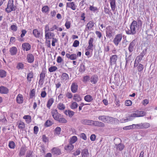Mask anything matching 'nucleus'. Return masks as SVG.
Segmentation results:
<instances>
[{
  "instance_id": "9b49d317",
  "label": "nucleus",
  "mask_w": 157,
  "mask_h": 157,
  "mask_svg": "<svg viewBox=\"0 0 157 157\" xmlns=\"http://www.w3.org/2000/svg\"><path fill=\"white\" fill-rule=\"evenodd\" d=\"M125 55L126 60L125 66H126L131 60L132 54L131 53L129 52V54L128 55L127 52L126 51L125 52Z\"/></svg>"
},
{
  "instance_id": "6e6552de",
  "label": "nucleus",
  "mask_w": 157,
  "mask_h": 157,
  "mask_svg": "<svg viewBox=\"0 0 157 157\" xmlns=\"http://www.w3.org/2000/svg\"><path fill=\"white\" fill-rule=\"evenodd\" d=\"M117 56L116 55H112L110 58V65L112 66L117 65Z\"/></svg>"
},
{
  "instance_id": "5701e85b",
  "label": "nucleus",
  "mask_w": 157,
  "mask_h": 157,
  "mask_svg": "<svg viewBox=\"0 0 157 157\" xmlns=\"http://www.w3.org/2000/svg\"><path fill=\"white\" fill-rule=\"evenodd\" d=\"M74 147V145L69 143L67 145L65 146L64 148L65 150L68 151H70L72 150Z\"/></svg>"
},
{
  "instance_id": "6ab92c4d",
  "label": "nucleus",
  "mask_w": 157,
  "mask_h": 157,
  "mask_svg": "<svg viewBox=\"0 0 157 157\" xmlns=\"http://www.w3.org/2000/svg\"><path fill=\"white\" fill-rule=\"evenodd\" d=\"M94 39L92 37L90 38L88 41L89 45L87 47L88 49L93 50L94 48L93 43Z\"/></svg>"
},
{
  "instance_id": "4c0bfd02",
  "label": "nucleus",
  "mask_w": 157,
  "mask_h": 157,
  "mask_svg": "<svg viewBox=\"0 0 157 157\" xmlns=\"http://www.w3.org/2000/svg\"><path fill=\"white\" fill-rule=\"evenodd\" d=\"M0 121L4 123L6 121L5 115L4 113L1 114L0 116Z\"/></svg>"
},
{
  "instance_id": "7ed1b4c3",
  "label": "nucleus",
  "mask_w": 157,
  "mask_h": 157,
  "mask_svg": "<svg viewBox=\"0 0 157 157\" xmlns=\"http://www.w3.org/2000/svg\"><path fill=\"white\" fill-rule=\"evenodd\" d=\"M16 7L13 5V0H9L7 7L6 9V11L7 13H10L11 11L16 10Z\"/></svg>"
},
{
  "instance_id": "423d86ee",
  "label": "nucleus",
  "mask_w": 157,
  "mask_h": 157,
  "mask_svg": "<svg viewBox=\"0 0 157 157\" xmlns=\"http://www.w3.org/2000/svg\"><path fill=\"white\" fill-rule=\"evenodd\" d=\"M106 122L111 124H117L119 120L117 118L107 116Z\"/></svg>"
},
{
  "instance_id": "72a5a7b5",
  "label": "nucleus",
  "mask_w": 157,
  "mask_h": 157,
  "mask_svg": "<svg viewBox=\"0 0 157 157\" xmlns=\"http://www.w3.org/2000/svg\"><path fill=\"white\" fill-rule=\"evenodd\" d=\"M89 154V153L87 149H84L82 150L81 153L82 157H87Z\"/></svg>"
},
{
  "instance_id": "c85d7f7f",
  "label": "nucleus",
  "mask_w": 157,
  "mask_h": 157,
  "mask_svg": "<svg viewBox=\"0 0 157 157\" xmlns=\"http://www.w3.org/2000/svg\"><path fill=\"white\" fill-rule=\"evenodd\" d=\"M110 6L112 10L113 11L116 8V0H109Z\"/></svg>"
},
{
  "instance_id": "bf43d9fd",
  "label": "nucleus",
  "mask_w": 157,
  "mask_h": 157,
  "mask_svg": "<svg viewBox=\"0 0 157 157\" xmlns=\"http://www.w3.org/2000/svg\"><path fill=\"white\" fill-rule=\"evenodd\" d=\"M134 129H142V123L137 124H134Z\"/></svg>"
},
{
  "instance_id": "6e6d98bb",
  "label": "nucleus",
  "mask_w": 157,
  "mask_h": 157,
  "mask_svg": "<svg viewBox=\"0 0 157 157\" xmlns=\"http://www.w3.org/2000/svg\"><path fill=\"white\" fill-rule=\"evenodd\" d=\"M144 56L140 54L135 59L136 62H137L138 63H139L140 62L141 60Z\"/></svg>"
},
{
  "instance_id": "473e14b6",
  "label": "nucleus",
  "mask_w": 157,
  "mask_h": 157,
  "mask_svg": "<svg viewBox=\"0 0 157 157\" xmlns=\"http://www.w3.org/2000/svg\"><path fill=\"white\" fill-rule=\"evenodd\" d=\"M52 152L54 154L57 155H59L61 153L60 150L59 148H53L52 149Z\"/></svg>"
},
{
  "instance_id": "4468645a",
  "label": "nucleus",
  "mask_w": 157,
  "mask_h": 157,
  "mask_svg": "<svg viewBox=\"0 0 157 157\" xmlns=\"http://www.w3.org/2000/svg\"><path fill=\"white\" fill-rule=\"evenodd\" d=\"M78 86L77 84L75 82H73L71 86V90L73 93H75L77 92Z\"/></svg>"
},
{
  "instance_id": "864d4df0",
  "label": "nucleus",
  "mask_w": 157,
  "mask_h": 157,
  "mask_svg": "<svg viewBox=\"0 0 157 157\" xmlns=\"http://www.w3.org/2000/svg\"><path fill=\"white\" fill-rule=\"evenodd\" d=\"M61 131V129L60 127H57L55 130V133L56 134L59 135Z\"/></svg>"
},
{
  "instance_id": "9d476101",
  "label": "nucleus",
  "mask_w": 157,
  "mask_h": 157,
  "mask_svg": "<svg viewBox=\"0 0 157 157\" xmlns=\"http://www.w3.org/2000/svg\"><path fill=\"white\" fill-rule=\"evenodd\" d=\"M136 43V40H134L129 44L128 49L130 53H132L133 51L134 47Z\"/></svg>"
},
{
  "instance_id": "a19ab883",
  "label": "nucleus",
  "mask_w": 157,
  "mask_h": 157,
  "mask_svg": "<svg viewBox=\"0 0 157 157\" xmlns=\"http://www.w3.org/2000/svg\"><path fill=\"white\" fill-rule=\"evenodd\" d=\"M6 76V72L4 70H0V77L3 78Z\"/></svg>"
},
{
  "instance_id": "37998d69",
  "label": "nucleus",
  "mask_w": 157,
  "mask_h": 157,
  "mask_svg": "<svg viewBox=\"0 0 157 157\" xmlns=\"http://www.w3.org/2000/svg\"><path fill=\"white\" fill-rule=\"evenodd\" d=\"M23 118L26 120V122L28 123L31 122V117L29 115H25L23 117Z\"/></svg>"
},
{
  "instance_id": "e433bc0d",
  "label": "nucleus",
  "mask_w": 157,
  "mask_h": 157,
  "mask_svg": "<svg viewBox=\"0 0 157 157\" xmlns=\"http://www.w3.org/2000/svg\"><path fill=\"white\" fill-rule=\"evenodd\" d=\"M57 121L61 123H66L67 122V120L61 115Z\"/></svg>"
},
{
  "instance_id": "ddd939ff",
  "label": "nucleus",
  "mask_w": 157,
  "mask_h": 157,
  "mask_svg": "<svg viewBox=\"0 0 157 157\" xmlns=\"http://www.w3.org/2000/svg\"><path fill=\"white\" fill-rule=\"evenodd\" d=\"M22 47L24 51H27L30 49L31 46L29 43H24L22 44Z\"/></svg>"
},
{
  "instance_id": "5fc2aeb1",
  "label": "nucleus",
  "mask_w": 157,
  "mask_h": 157,
  "mask_svg": "<svg viewBox=\"0 0 157 157\" xmlns=\"http://www.w3.org/2000/svg\"><path fill=\"white\" fill-rule=\"evenodd\" d=\"M53 123L50 120H48L45 123V125L46 127H50L51 126Z\"/></svg>"
},
{
  "instance_id": "f704fd0d",
  "label": "nucleus",
  "mask_w": 157,
  "mask_h": 157,
  "mask_svg": "<svg viewBox=\"0 0 157 157\" xmlns=\"http://www.w3.org/2000/svg\"><path fill=\"white\" fill-rule=\"evenodd\" d=\"M26 148L25 147H21L19 151V155L20 156H21L25 155L26 151Z\"/></svg>"
},
{
  "instance_id": "b1692460",
  "label": "nucleus",
  "mask_w": 157,
  "mask_h": 157,
  "mask_svg": "<svg viewBox=\"0 0 157 157\" xmlns=\"http://www.w3.org/2000/svg\"><path fill=\"white\" fill-rule=\"evenodd\" d=\"M66 56V57L71 60H75L77 59V56L75 54H70L69 53H67Z\"/></svg>"
},
{
  "instance_id": "f8f14e48",
  "label": "nucleus",
  "mask_w": 157,
  "mask_h": 157,
  "mask_svg": "<svg viewBox=\"0 0 157 157\" xmlns=\"http://www.w3.org/2000/svg\"><path fill=\"white\" fill-rule=\"evenodd\" d=\"M45 71L42 70L40 74V78L39 81V84L41 85L44 83V79L45 77Z\"/></svg>"
},
{
  "instance_id": "bb28decb",
  "label": "nucleus",
  "mask_w": 157,
  "mask_h": 157,
  "mask_svg": "<svg viewBox=\"0 0 157 157\" xmlns=\"http://www.w3.org/2000/svg\"><path fill=\"white\" fill-rule=\"evenodd\" d=\"M84 99L85 101L90 102L92 101L93 98L92 96L90 95H87L84 97Z\"/></svg>"
},
{
  "instance_id": "f257e3e1",
  "label": "nucleus",
  "mask_w": 157,
  "mask_h": 157,
  "mask_svg": "<svg viewBox=\"0 0 157 157\" xmlns=\"http://www.w3.org/2000/svg\"><path fill=\"white\" fill-rule=\"evenodd\" d=\"M137 28V22L134 20L132 22L130 27V29H128L125 30L126 33L129 35H134L136 33V29Z\"/></svg>"
},
{
  "instance_id": "393cba45",
  "label": "nucleus",
  "mask_w": 157,
  "mask_h": 157,
  "mask_svg": "<svg viewBox=\"0 0 157 157\" xmlns=\"http://www.w3.org/2000/svg\"><path fill=\"white\" fill-rule=\"evenodd\" d=\"M69 75L66 73H63L61 75V79L63 82H65L69 79Z\"/></svg>"
},
{
  "instance_id": "c9c22d12",
  "label": "nucleus",
  "mask_w": 157,
  "mask_h": 157,
  "mask_svg": "<svg viewBox=\"0 0 157 157\" xmlns=\"http://www.w3.org/2000/svg\"><path fill=\"white\" fill-rule=\"evenodd\" d=\"M107 116L104 115H100L98 117L99 120L102 121V122H106Z\"/></svg>"
},
{
  "instance_id": "de8ad7c7",
  "label": "nucleus",
  "mask_w": 157,
  "mask_h": 157,
  "mask_svg": "<svg viewBox=\"0 0 157 157\" xmlns=\"http://www.w3.org/2000/svg\"><path fill=\"white\" fill-rule=\"evenodd\" d=\"M58 108L61 110H64L65 109V105L62 103H59L57 105Z\"/></svg>"
},
{
  "instance_id": "cd10ccee",
  "label": "nucleus",
  "mask_w": 157,
  "mask_h": 157,
  "mask_svg": "<svg viewBox=\"0 0 157 157\" xmlns=\"http://www.w3.org/2000/svg\"><path fill=\"white\" fill-rule=\"evenodd\" d=\"M94 23L93 21H90L86 25L87 27L85 29L86 30V29H87L88 30L91 29L94 27Z\"/></svg>"
},
{
  "instance_id": "c756f323",
  "label": "nucleus",
  "mask_w": 157,
  "mask_h": 157,
  "mask_svg": "<svg viewBox=\"0 0 157 157\" xmlns=\"http://www.w3.org/2000/svg\"><path fill=\"white\" fill-rule=\"evenodd\" d=\"M115 146L117 149L120 151H122L124 147V145L121 143L118 144H116Z\"/></svg>"
},
{
  "instance_id": "ea45409f",
  "label": "nucleus",
  "mask_w": 157,
  "mask_h": 157,
  "mask_svg": "<svg viewBox=\"0 0 157 157\" xmlns=\"http://www.w3.org/2000/svg\"><path fill=\"white\" fill-rule=\"evenodd\" d=\"M77 140V137L76 136H73L71 138L69 143L73 144L75 143Z\"/></svg>"
},
{
  "instance_id": "a18cd8bd",
  "label": "nucleus",
  "mask_w": 157,
  "mask_h": 157,
  "mask_svg": "<svg viewBox=\"0 0 157 157\" xmlns=\"http://www.w3.org/2000/svg\"><path fill=\"white\" fill-rule=\"evenodd\" d=\"M33 77V74L32 72H30L27 74V79L30 82L31 81V79Z\"/></svg>"
},
{
  "instance_id": "0e129e2a",
  "label": "nucleus",
  "mask_w": 157,
  "mask_h": 157,
  "mask_svg": "<svg viewBox=\"0 0 157 157\" xmlns=\"http://www.w3.org/2000/svg\"><path fill=\"white\" fill-rule=\"evenodd\" d=\"M71 24V23L70 21H66L65 24V26L66 27V28L68 29L70 28Z\"/></svg>"
},
{
  "instance_id": "774afa93",
  "label": "nucleus",
  "mask_w": 157,
  "mask_h": 157,
  "mask_svg": "<svg viewBox=\"0 0 157 157\" xmlns=\"http://www.w3.org/2000/svg\"><path fill=\"white\" fill-rule=\"evenodd\" d=\"M104 9V11L105 13L109 15L110 13L109 10V8L105 6Z\"/></svg>"
},
{
  "instance_id": "2f4dec72",
  "label": "nucleus",
  "mask_w": 157,
  "mask_h": 157,
  "mask_svg": "<svg viewBox=\"0 0 157 157\" xmlns=\"http://www.w3.org/2000/svg\"><path fill=\"white\" fill-rule=\"evenodd\" d=\"M67 5L68 7L70 8L73 10H75L76 9V7L74 2H68L67 4Z\"/></svg>"
},
{
  "instance_id": "a878e982",
  "label": "nucleus",
  "mask_w": 157,
  "mask_h": 157,
  "mask_svg": "<svg viewBox=\"0 0 157 157\" xmlns=\"http://www.w3.org/2000/svg\"><path fill=\"white\" fill-rule=\"evenodd\" d=\"M54 100L53 98H49L46 104L47 107L49 109H50L51 106L54 102Z\"/></svg>"
},
{
  "instance_id": "f3484780",
  "label": "nucleus",
  "mask_w": 157,
  "mask_h": 157,
  "mask_svg": "<svg viewBox=\"0 0 157 157\" xmlns=\"http://www.w3.org/2000/svg\"><path fill=\"white\" fill-rule=\"evenodd\" d=\"M27 59L28 63H32L34 60V56L32 54L29 53L27 55Z\"/></svg>"
},
{
  "instance_id": "0eeeda50",
  "label": "nucleus",
  "mask_w": 157,
  "mask_h": 157,
  "mask_svg": "<svg viewBox=\"0 0 157 157\" xmlns=\"http://www.w3.org/2000/svg\"><path fill=\"white\" fill-rule=\"evenodd\" d=\"M33 33L34 36L37 38H40L43 36L42 32L38 30L37 29H33Z\"/></svg>"
},
{
  "instance_id": "f03ea898",
  "label": "nucleus",
  "mask_w": 157,
  "mask_h": 157,
  "mask_svg": "<svg viewBox=\"0 0 157 157\" xmlns=\"http://www.w3.org/2000/svg\"><path fill=\"white\" fill-rule=\"evenodd\" d=\"M115 34L114 29L110 26H108L106 28V36L109 38H112Z\"/></svg>"
},
{
  "instance_id": "20e7f679",
  "label": "nucleus",
  "mask_w": 157,
  "mask_h": 157,
  "mask_svg": "<svg viewBox=\"0 0 157 157\" xmlns=\"http://www.w3.org/2000/svg\"><path fill=\"white\" fill-rule=\"evenodd\" d=\"M122 38V34L121 33L116 34L113 40V42L116 46H117L121 43Z\"/></svg>"
},
{
  "instance_id": "8fccbe9b",
  "label": "nucleus",
  "mask_w": 157,
  "mask_h": 157,
  "mask_svg": "<svg viewBox=\"0 0 157 157\" xmlns=\"http://www.w3.org/2000/svg\"><path fill=\"white\" fill-rule=\"evenodd\" d=\"M123 129L124 130H128L134 129V124L132 125H130L128 126H125L123 127Z\"/></svg>"
},
{
  "instance_id": "7c9ffc66",
  "label": "nucleus",
  "mask_w": 157,
  "mask_h": 157,
  "mask_svg": "<svg viewBox=\"0 0 157 157\" xmlns=\"http://www.w3.org/2000/svg\"><path fill=\"white\" fill-rule=\"evenodd\" d=\"M64 113L66 115H68L71 118L74 115L75 112L72 111L68 110H66L64 112Z\"/></svg>"
},
{
  "instance_id": "aec40b11",
  "label": "nucleus",
  "mask_w": 157,
  "mask_h": 157,
  "mask_svg": "<svg viewBox=\"0 0 157 157\" xmlns=\"http://www.w3.org/2000/svg\"><path fill=\"white\" fill-rule=\"evenodd\" d=\"M9 89L6 87L1 86H0V93L2 94H7L9 93Z\"/></svg>"
},
{
  "instance_id": "2eb2a0df",
  "label": "nucleus",
  "mask_w": 157,
  "mask_h": 157,
  "mask_svg": "<svg viewBox=\"0 0 157 157\" xmlns=\"http://www.w3.org/2000/svg\"><path fill=\"white\" fill-rule=\"evenodd\" d=\"M93 122V125L95 126L101 128L104 127L105 126V124L102 122L94 121Z\"/></svg>"
},
{
  "instance_id": "69168bd1",
  "label": "nucleus",
  "mask_w": 157,
  "mask_h": 157,
  "mask_svg": "<svg viewBox=\"0 0 157 157\" xmlns=\"http://www.w3.org/2000/svg\"><path fill=\"white\" fill-rule=\"evenodd\" d=\"M11 29L13 31H16L17 30V27L16 25H12L10 26Z\"/></svg>"
},
{
  "instance_id": "a211bd4d",
  "label": "nucleus",
  "mask_w": 157,
  "mask_h": 157,
  "mask_svg": "<svg viewBox=\"0 0 157 157\" xmlns=\"http://www.w3.org/2000/svg\"><path fill=\"white\" fill-rule=\"evenodd\" d=\"M17 52V49L16 47H12L9 49L10 54L12 56H14L16 55Z\"/></svg>"
},
{
  "instance_id": "58836bf2",
  "label": "nucleus",
  "mask_w": 157,
  "mask_h": 157,
  "mask_svg": "<svg viewBox=\"0 0 157 157\" xmlns=\"http://www.w3.org/2000/svg\"><path fill=\"white\" fill-rule=\"evenodd\" d=\"M86 70V67L85 65L83 63H81L80 65V67L79 70V71L81 73H83Z\"/></svg>"
},
{
  "instance_id": "3c124183",
  "label": "nucleus",
  "mask_w": 157,
  "mask_h": 157,
  "mask_svg": "<svg viewBox=\"0 0 157 157\" xmlns=\"http://www.w3.org/2000/svg\"><path fill=\"white\" fill-rule=\"evenodd\" d=\"M33 152L32 151H28L25 157H33Z\"/></svg>"
},
{
  "instance_id": "338daca9",
  "label": "nucleus",
  "mask_w": 157,
  "mask_h": 157,
  "mask_svg": "<svg viewBox=\"0 0 157 157\" xmlns=\"http://www.w3.org/2000/svg\"><path fill=\"white\" fill-rule=\"evenodd\" d=\"M79 44V41L77 40H75L73 44V46L75 47H77L78 46Z\"/></svg>"
},
{
  "instance_id": "4d7b16f0",
  "label": "nucleus",
  "mask_w": 157,
  "mask_h": 157,
  "mask_svg": "<svg viewBox=\"0 0 157 157\" xmlns=\"http://www.w3.org/2000/svg\"><path fill=\"white\" fill-rule=\"evenodd\" d=\"M18 127L20 129H23L25 128V124L22 122H20L19 124Z\"/></svg>"
},
{
  "instance_id": "4be33fe9",
  "label": "nucleus",
  "mask_w": 157,
  "mask_h": 157,
  "mask_svg": "<svg viewBox=\"0 0 157 157\" xmlns=\"http://www.w3.org/2000/svg\"><path fill=\"white\" fill-rule=\"evenodd\" d=\"M94 121L87 119H84L82 121V123L84 124L91 125H93Z\"/></svg>"
},
{
  "instance_id": "412c9836",
  "label": "nucleus",
  "mask_w": 157,
  "mask_h": 157,
  "mask_svg": "<svg viewBox=\"0 0 157 157\" xmlns=\"http://www.w3.org/2000/svg\"><path fill=\"white\" fill-rule=\"evenodd\" d=\"M17 103L21 104L23 102V98L22 94H19L17 96L16 98Z\"/></svg>"
},
{
  "instance_id": "1a4fd4ad",
  "label": "nucleus",
  "mask_w": 157,
  "mask_h": 157,
  "mask_svg": "<svg viewBox=\"0 0 157 157\" xmlns=\"http://www.w3.org/2000/svg\"><path fill=\"white\" fill-rule=\"evenodd\" d=\"M51 113L54 119L56 121L59 119L61 115L58 112L57 110L56 109L52 110L51 111Z\"/></svg>"
},
{
  "instance_id": "e2e57ef3",
  "label": "nucleus",
  "mask_w": 157,
  "mask_h": 157,
  "mask_svg": "<svg viewBox=\"0 0 157 157\" xmlns=\"http://www.w3.org/2000/svg\"><path fill=\"white\" fill-rule=\"evenodd\" d=\"M89 10L94 12H95L96 11H98V9L97 7H94L92 6H90L89 7Z\"/></svg>"
},
{
  "instance_id": "052dcab7",
  "label": "nucleus",
  "mask_w": 157,
  "mask_h": 157,
  "mask_svg": "<svg viewBox=\"0 0 157 157\" xmlns=\"http://www.w3.org/2000/svg\"><path fill=\"white\" fill-rule=\"evenodd\" d=\"M35 90L34 89H33L32 90L30 93L29 96L30 98H33V97L35 96Z\"/></svg>"
},
{
  "instance_id": "49530a36",
  "label": "nucleus",
  "mask_w": 157,
  "mask_h": 157,
  "mask_svg": "<svg viewBox=\"0 0 157 157\" xmlns=\"http://www.w3.org/2000/svg\"><path fill=\"white\" fill-rule=\"evenodd\" d=\"M142 129L147 128L150 126V124L148 123H142Z\"/></svg>"
},
{
  "instance_id": "39448f33",
  "label": "nucleus",
  "mask_w": 157,
  "mask_h": 157,
  "mask_svg": "<svg viewBox=\"0 0 157 157\" xmlns=\"http://www.w3.org/2000/svg\"><path fill=\"white\" fill-rule=\"evenodd\" d=\"M146 114V113L143 111H136L135 113L132 114V117H143Z\"/></svg>"
},
{
  "instance_id": "dca6fc26",
  "label": "nucleus",
  "mask_w": 157,
  "mask_h": 157,
  "mask_svg": "<svg viewBox=\"0 0 157 157\" xmlns=\"http://www.w3.org/2000/svg\"><path fill=\"white\" fill-rule=\"evenodd\" d=\"M98 80V76L97 75H93L90 78V82L93 84H96Z\"/></svg>"
},
{
  "instance_id": "680f3d73",
  "label": "nucleus",
  "mask_w": 157,
  "mask_h": 157,
  "mask_svg": "<svg viewBox=\"0 0 157 157\" xmlns=\"http://www.w3.org/2000/svg\"><path fill=\"white\" fill-rule=\"evenodd\" d=\"M57 69V67L56 66H52L49 68V71L50 72H52L55 71Z\"/></svg>"
},
{
  "instance_id": "c03bdc74",
  "label": "nucleus",
  "mask_w": 157,
  "mask_h": 157,
  "mask_svg": "<svg viewBox=\"0 0 157 157\" xmlns=\"http://www.w3.org/2000/svg\"><path fill=\"white\" fill-rule=\"evenodd\" d=\"M8 146L10 148L14 149L15 147L14 142L13 141H10L9 143Z\"/></svg>"
},
{
  "instance_id": "13d9d810",
  "label": "nucleus",
  "mask_w": 157,
  "mask_h": 157,
  "mask_svg": "<svg viewBox=\"0 0 157 157\" xmlns=\"http://www.w3.org/2000/svg\"><path fill=\"white\" fill-rule=\"evenodd\" d=\"M49 8L48 6H44L42 8V11L43 13H46L49 11Z\"/></svg>"
},
{
  "instance_id": "603ef678",
  "label": "nucleus",
  "mask_w": 157,
  "mask_h": 157,
  "mask_svg": "<svg viewBox=\"0 0 157 157\" xmlns=\"http://www.w3.org/2000/svg\"><path fill=\"white\" fill-rule=\"evenodd\" d=\"M78 106V104L75 102H73L71 103L70 107L72 109H75L77 108Z\"/></svg>"
},
{
  "instance_id": "79ce46f5",
  "label": "nucleus",
  "mask_w": 157,
  "mask_h": 157,
  "mask_svg": "<svg viewBox=\"0 0 157 157\" xmlns=\"http://www.w3.org/2000/svg\"><path fill=\"white\" fill-rule=\"evenodd\" d=\"M16 68L18 70H22L24 68V65L22 63L19 62L17 64Z\"/></svg>"
},
{
  "instance_id": "09e8293b",
  "label": "nucleus",
  "mask_w": 157,
  "mask_h": 157,
  "mask_svg": "<svg viewBox=\"0 0 157 157\" xmlns=\"http://www.w3.org/2000/svg\"><path fill=\"white\" fill-rule=\"evenodd\" d=\"M136 66H137V69L138 71L140 72L143 71L144 69V67L142 64L140 63H138Z\"/></svg>"
}]
</instances>
